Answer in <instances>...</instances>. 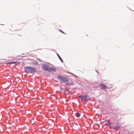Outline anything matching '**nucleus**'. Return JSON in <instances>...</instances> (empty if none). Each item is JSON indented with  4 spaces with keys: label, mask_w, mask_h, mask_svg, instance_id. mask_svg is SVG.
Listing matches in <instances>:
<instances>
[{
    "label": "nucleus",
    "mask_w": 134,
    "mask_h": 134,
    "mask_svg": "<svg viewBox=\"0 0 134 134\" xmlns=\"http://www.w3.org/2000/svg\"><path fill=\"white\" fill-rule=\"evenodd\" d=\"M24 70L27 73H35L37 71L36 69L30 66H27L24 68Z\"/></svg>",
    "instance_id": "1"
},
{
    "label": "nucleus",
    "mask_w": 134,
    "mask_h": 134,
    "mask_svg": "<svg viewBox=\"0 0 134 134\" xmlns=\"http://www.w3.org/2000/svg\"><path fill=\"white\" fill-rule=\"evenodd\" d=\"M42 68L44 70L49 71L56 72L57 71L55 68H49L48 67V66L46 65H44L42 66Z\"/></svg>",
    "instance_id": "2"
},
{
    "label": "nucleus",
    "mask_w": 134,
    "mask_h": 134,
    "mask_svg": "<svg viewBox=\"0 0 134 134\" xmlns=\"http://www.w3.org/2000/svg\"><path fill=\"white\" fill-rule=\"evenodd\" d=\"M57 77L58 80L63 83L66 82L68 81V78L63 76H58Z\"/></svg>",
    "instance_id": "3"
},
{
    "label": "nucleus",
    "mask_w": 134,
    "mask_h": 134,
    "mask_svg": "<svg viewBox=\"0 0 134 134\" xmlns=\"http://www.w3.org/2000/svg\"><path fill=\"white\" fill-rule=\"evenodd\" d=\"M79 97L81 98L82 101H86L88 100H90V98L87 95H84Z\"/></svg>",
    "instance_id": "4"
},
{
    "label": "nucleus",
    "mask_w": 134,
    "mask_h": 134,
    "mask_svg": "<svg viewBox=\"0 0 134 134\" xmlns=\"http://www.w3.org/2000/svg\"><path fill=\"white\" fill-rule=\"evenodd\" d=\"M100 88L102 89H104L108 88V87L103 83L100 84Z\"/></svg>",
    "instance_id": "5"
},
{
    "label": "nucleus",
    "mask_w": 134,
    "mask_h": 134,
    "mask_svg": "<svg viewBox=\"0 0 134 134\" xmlns=\"http://www.w3.org/2000/svg\"><path fill=\"white\" fill-rule=\"evenodd\" d=\"M120 127L117 125L114 127V129L115 130H119Z\"/></svg>",
    "instance_id": "6"
},
{
    "label": "nucleus",
    "mask_w": 134,
    "mask_h": 134,
    "mask_svg": "<svg viewBox=\"0 0 134 134\" xmlns=\"http://www.w3.org/2000/svg\"><path fill=\"white\" fill-rule=\"evenodd\" d=\"M57 55L59 59L61 60V61L63 63V60H62V58H61V57L60 56V55L58 53H57Z\"/></svg>",
    "instance_id": "7"
},
{
    "label": "nucleus",
    "mask_w": 134,
    "mask_h": 134,
    "mask_svg": "<svg viewBox=\"0 0 134 134\" xmlns=\"http://www.w3.org/2000/svg\"><path fill=\"white\" fill-rule=\"evenodd\" d=\"M76 116L77 117H79L80 115V114L78 113H76L75 114Z\"/></svg>",
    "instance_id": "8"
},
{
    "label": "nucleus",
    "mask_w": 134,
    "mask_h": 134,
    "mask_svg": "<svg viewBox=\"0 0 134 134\" xmlns=\"http://www.w3.org/2000/svg\"><path fill=\"white\" fill-rule=\"evenodd\" d=\"M14 63H17L18 64H19V63H18L17 62H9L8 63V64H14Z\"/></svg>",
    "instance_id": "9"
},
{
    "label": "nucleus",
    "mask_w": 134,
    "mask_h": 134,
    "mask_svg": "<svg viewBox=\"0 0 134 134\" xmlns=\"http://www.w3.org/2000/svg\"><path fill=\"white\" fill-rule=\"evenodd\" d=\"M33 64H35L36 65H37L38 64V63L37 62H34L33 63Z\"/></svg>",
    "instance_id": "10"
},
{
    "label": "nucleus",
    "mask_w": 134,
    "mask_h": 134,
    "mask_svg": "<svg viewBox=\"0 0 134 134\" xmlns=\"http://www.w3.org/2000/svg\"><path fill=\"white\" fill-rule=\"evenodd\" d=\"M60 31L61 32H62V33H64L62 31H61V30H60Z\"/></svg>",
    "instance_id": "11"
}]
</instances>
